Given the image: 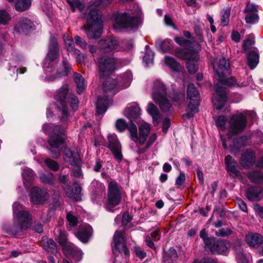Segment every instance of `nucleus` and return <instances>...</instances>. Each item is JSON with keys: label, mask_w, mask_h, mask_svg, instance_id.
Here are the masks:
<instances>
[{"label": "nucleus", "mask_w": 263, "mask_h": 263, "mask_svg": "<svg viewBox=\"0 0 263 263\" xmlns=\"http://www.w3.org/2000/svg\"><path fill=\"white\" fill-rule=\"evenodd\" d=\"M165 64L170 67L172 70L178 71L181 68L180 65L173 58L166 57L165 58Z\"/></svg>", "instance_id": "36"}, {"label": "nucleus", "mask_w": 263, "mask_h": 263, "mask_svg": "<svg viewBox=\"0 0 263 263\" xmlns=\"http://www.w3.org/2000/svg\"><path fill=\"white\" fill-rule=\"evenodd\" d=\"M132 78L133 75L130 71H126L120 76L118 79L120 89H124L129 86L132 81Z\"/></svg>", "instance_id": "29"}, {"label": "nucleus", "mask_w": 263, "mask_h": 263, "mask_svg": "<svg viewBox=\"0 0 263 263\" xmlns=\"http://www.w3.org/2000/svg\"><path fill=\"white\" fill-rule=\"evenodd\" d=\"M114 247L116 250L124 253L125 255L129 254V251L126 245L125 233L124 231L117 230L114 236Z\"/></svg>", "instance_id": "14"}, {"label": "nucleus", "mask_w": 263, "mask_h": 263, "mask_svg": "<svg viewBox=\"0 0 263 263\" xmlns=\"http://www.w3.org/2000/svg\"><path fill=\"white\" fill-rule=\"evenodd\" d=\"M263 195V189L259 187L249 188L247 192V197L250 201L259 200Z\"/></svg>", "instance_id": "28"}, {"label": "nucleus", "mask_w": 263, "mask_h": 263, "mask_svg": "<svg viewBox=\"0 0 263 263\" xmlns=\"http://www.w3.org/2000/svg\"><path fill=\"white\" fill-rule=\"evenodd\" d=\"M226 121L227 120L225 116H219L216 121V126L218 127H219L220 129V130H224L225 129V125L226 123Z\"/></svg>", "instance_id": "46"}, {"label": "nucleus", "mask_w": 263, "mask_h": 263, "mask_svg": "<svg viewBox=\"0 0 263 263\" xmlns=\"http://www.w3.org/2000/svg\"><path fill=\"white\" fill-rule=\"evenodd\" d=\"M76 44L79 45L82 49H86L87 47V44L85 42L82 40V39L79 36H77L74 37Z\"/></svg>", "instance_id": "57"}, {"label": "nucleus", "mask_w": 263, "mask_h": 263, "mask_svg": "<svg viewBox=\"0 0 263 263\" xmlns=\"http://www.w3.org/2000/svg\"><path fill=\"white\" fill-rule=\"evenodd\" d=\"M67 2L70 7L71 11L74 12L76 9L82 10L84 9V5L79 0H67Z\"/></svg>", "instance_id": "39"}, {"label": "nucleus", "mask_w": 263, "mask_h": 263, "mask_svg": "<svg viewBox=\"0 0 263 263\" xmlns=\"http://www.w3.org/2000/svg\"><path fill=\"white\" fill-rule=\"evenodd\" d=\"M112 103V100L107 98L106 97L99 98L96 104V114L97 115H102L104 113L109 104Z\"/></svg>", "instance_id": "25"}, {"label": "nucleus", "mask_w": 263, "mask_h": 263, "mask_svg": "<svg viewBox=\"0 0 263 263\" xmlns=\"http://www.w3.org/2000/svg\"><path fill=\"white\" fill-rule=\"evenodd\" d=\"M254 209L257 214L263 219V208L256 203L254 205Z\"/></svg>", "instance_id": "61"}, {"label": "nucleus", "mask_w": 263, "mask_h": 263, "mask_svg": "<svg viewBox=\"0 0 263 263\" xmlns=\"http://www.w3.org/2000/svg\"><path fill=\"white\" fill-rule=\"evenodd\" d=\"M41 180L42 182L48 184H52L53 182V175L52 174H50L48 176L43 175L40 177Z\"/></svg>", "instance_id": "52"}, {"label": "nucleus", "mask_w": 263, "mask_h": 263, "mask_svg": "<svg viewBox=\"0 0 263 263\" xmlns=\"http://www.w3.org/2000/svg\"><path fill=\"white\" fill-rule=\"evenodd\" d=\"M120 66L119 60L107 57H102L98 61V68L100 77H104Z\"/></svg>", "instance_id": "12"}, {"label": "nucleus", "mask_w": 263, "mask_h": 263, "mask_svg": "<svg viewBox=\"0 0 263 263\" xmlns=\"http://www.w3.org/2000/svg\"><path fill=\"white\" fill-rule=\"evenodd\" d=\"M92 233L91 227L88 225L81 227L75 235L81 241L86 243L88 241Z\"/></svg>", "instance_id": "22"}, {"label": "nucleus", "mask_w": 263, "mask_h": 263, "mask_svg": "<svg viewBox=\"0 0 263 263\" xmlns=\"http://www.w3.org/2000/svg\"><path fill=\"white\" fill-rule=\"evenodd\" d=\"M157 139V136L155 134H152L147 142L146 146L147 148H148L151 145H152L156 141Z\"/></svg>", "instance_id": "62"}, {"label": "nucleus", "mask_w": 263, "mask_h": 263, "mask_svg": "<svg viewBox=\"0 0 263 263\" xmlns=\"http://www.w3.org/2000/svg\"><path fill=\"white\" fill-rule=\"evenodd\" d=\"M64 190L68 197L78 200L79 195L81 193V187L79 185H76L74 190L71 186H67L64 189Z\"/></svg>", "instance_id": "31"}, {"label": "nucleus", "mask_w": 263, "mask_h": 263, "mask_svg": "<svg viewBox=\"0 0 263 263\" xmlns=\"http://www.w3.org/2000/svg\"><path fill=\"white\" fill-rule=\"evenodd\" d=\"M185 180V175L183 173H181L180 175L176 180V184L178 186V187L181 186L183 183L184 182Z\"/></svg>", "instance_id": "58"}, {"label": "nucleus", "mask_w": 263, "mask_h": 263, "mask_svg": "<svg viewBox=\"0 0 263 263\" xmlns=\"http://www.w3.org/2000/svg\"><path fill=\"white\" fill-rule=\"evenodd\" d=\"M245 239L247 244L253 248H258L263 242V237L258 233H249Z\"/></svg>", "instance_id": "24"}, {"label": "nucleus", "mask_w": 263, "mask_h": 263, "mask_svg": "<svg viewBox=\"0 0 263 263\" xmlns=\"http://www.w3.org/2000/svg\"><path fill=\"white\" fill-rule=\"evenodd\" d=\"M58 51L57 41L55 37H52L50 40L49 52L44 65L45 69H47L49 68L50 65L52 66L51 63L59 57Z\"/></svg>", "instance_id": "15"}, {"label": "nucleus", "mask_w": 263, "mask_h": 263, "mask_svg": "<svg viewBox=\"0 0 263 263\" xmlns=\"http://www.w3.org/2000/svg\"><path fill=\"white\" fill-rule=\"evenodd\" d=\"M254 43V41L253 39H246L243 42V49L246 51L248 50L250 46L252 45Z\"/></svg>", "instance_id": "59"}, {"label": "nucleus", "mask_w": 263, "mask_h": 263, "mask_svg": "<svg viewBox=\"0 0 263 263\" xmlns=\"http://www.w3.org/2000/svg\"><path fill=\"white\" fill-rule=\"evenodd\" d=\"M255 157V155L252 152L247 151L241 156L240 164L244 167H249L254 163Z\"/></svg>", "instance_id": "27"}, {"label": "nucleus", "mask_w": 263, "mask_h": 263, "mask_svg": "<svg viewBox=\"0 0 263 263\" xmlns=\"http://www.w3.org/2000/svg\"><path fill=\"white\" fill-rule=\"evenodd\" d=\"M116 127L120 132H124L127 129L130 133L132 139L136 143L143 144L150 131L149 125L145 122L142 123L139 127V133L137 134L136 125L131 122L127 125L126 122L123 119H118L116 122Z\"/></svg>", "instance_id": "2"}, {"label": "nucleus", "mask_w": 263, "mask_h": 263, "mask_svg": "<svg viewBox=\"0 0 263 263\" xmlns=\"http://www.w3.org/2000/svg\"><path fill=\"white\" fill-rule=\"evenodd\" d=\"M213 68L217 75L218 83L215 86V92L212 97L213 106L217 109H221L225 105L227 96L225 87L222 85H234L232 79H226L225 74L229 71V64L224 58L215 60Z\"/></svg>", "instance_id": "1"}, {"label": "nucleus", "mask_w": 263, "mask_h": 263, "mask_svg": "<svg viewBox=\"0 0 263 263\" xmlns=\"http://www.w3.org/2000/svg\"><path fill=\"white\" fill-rule=\"evenodd\" d=\"M245 145L244 139L242 137L236 138L233 141V145L229 144V146L232 152H234L235 150L238 149L241 147Z\"/></svg>", "instance_id": "37"}, {"label": "nucleus", "mask_w": 263, "mask_h": 263, "mask_svg": "<svg viewBox=\"0 0 263 263\" xmlns=\"http://www.w3.org/2000/svg\"><path fill=\"white\" fill-rule=\"evenodd\" d=\"M74 79L77 85V92L79 94H81L85 88V84L83 78L79 73L74 74Z\"/></svg>", "instance_id": "33"}, {"label": "nucleus", "mask_w": 263, "mask_h": 263, "mask_svg": "<svg viewBox=\"0 0 263 263\" xmlns=\"http://www.w3.org/2000/svg\"><path fill=\"white\" fill-rule=\"evenodd\" d=\"M14 29L18 33L26 34L33 29V23L30 20L23 18L15 25Z\"/></svg>", "instance_id": "20"}, {"label": "nucleus", "mask_w": 263, "mask_h": 263, "mask_svg": "<svg viewBox=\"0 0 263 263\" xmlns=\"http://www.w3.org/2000/svg\"><path fill=\"white\" fill-rule=\"evenodd\" d=\"M228 141L230 140V134H236L241 132L246 126L247 121L245 113L237 112L233 115L230 120Z\"/></svg>", "instance_id": "11"}, {"label": "nucleus", "mask_w": 263, "mask_h": 263, "mask_svg": "<svg viewBox=\"0 0 263 263\" xmlns=\"http://www.w3.org/2000/svg\"><path fill=\"white\" fill-rule=\"evenodd\" d=\"M137 18L127 13H120L117 15L114 25V28L118 31L121 29L130 28L137 24Z\"/></svg>", "instance_id": "13"}, {"label": "nucleus", "mask_w": 263, "mask_h": 263, "mask_svg": "<svg viewBox=\"0 0 263 263\" xmlns=\"http://www.w3.org/2000/svg\"><path fill=\"white\" fill-rule=\"evenodd\" d=\"M30 197L31 201L35 204H43L48 198L47 191L38 187H34L31 189Z\"/></svg>", "instance_id": "16"}, {"label": "nucleus", "mask_w": 263, "mask_h": 263, "mask_svg": "<svg viewBox=\"0 0 263 263\" xmlns=\"http://www.w3.org/2000/svg\"><path fill=\"white\" fill-rule=\"evenodd\" d=\"M121 189L115 181L109 182L107 195V206L112 209L120 204L121 201Z\"/></svg>", "instance_id": "8"}, {"label": "nucleus", "mask_w": 263, "mask_h": 263, "mask_svg": "<svg viewBox=\"0 0 263 263\" xmlns=\"http://www.w3.org/2000/svg\"><path fill=\"white\" fill-rule=\"evenodd\" d=\"M64 160L71 165L80 164V159L77 153L71 152L68 148L65 147L64 150Z\"/></svg>", "instance_id": "23"}, {"label": "nucleus", "mask_w": 263, "mask_h": 263, "mask_svg": "<svg viewBox=\"0 0 263 263\" xmlns=\"http://www.w3.org/2000/svg\"><path fill=\"white\" fill-rule=\"evenodd\" d=\"M248 177L253 182H263V172L253 171L249 174Z\"/></svg>", "instance_id": "34"}, {"label": "nucleus", "mask_w": 263, "mask_h": 263, "mask_svg": "<svg viewBox=\"0 0 263 263\" xmlns=\"http://www.w3.org/2000/svg\"><path fill=\"white\" fill-rule=\"evenodd\" d=\"M176 55L180 59L187 60L186 67L190 73H193L197 70L198 68L197 62L199 60V56L196 52L185 49L177 51Z\"/></svg>", "instance_id": "9"}, {"label": "nucleus", "mask_w": 263, "mask_h": 263, "mask_svg": "<svg viewBox=\"0 0 263 263\" xmlns=\"http://www.w3.org/2000/svg\"><path fill=\"white\" fill-rule=\"evenodd\" d=\"M59 233L58 237V242L63 247L64 253L67 255H72V252L74 249V246L73 245L67 241V235L65 232L60 230L59 231Z\"/></svg>", "instance_id": "19"}, {"label": "nucleus", "mask_w": 263, "mask_h": 263, "mask_svg": "<svg viewBox=\"0 0 263 263\" xmlns=\"http://www.w3.org/2000/svg\"><path fill=\"white\" fill-rule=\"evenodd\" d=\"M177 253L176 250L174 248H170L167 252L165 253L163 256V259L165 261L173 260L177 258Z\"/></svg>", "instance_id": "40"}, {"label": "nucleus", "mask_w": 263, "mask_h": 263, "mask_svg": "<svg viewBox=\"0 0 263 263\" xmlns=\"http://www.w3.org/2000/svg\"><path fill=\"white\" fill-rule=\"evenodd\" d=\"M103 89L105 92H109L113 96L121 90L118 81L111 78H107L103 83Z\"/></svg>", "instance_id": "18"}, {"label": "nucleus", "mask_w": 263, "mask_h": 263, "mask_svg": "<svg viewBox=\"0 0 263 263\" xmlns=\"http://www.w3.org/2000/svg\"><path fill=\"white\" fill-rule=\"evenodd\" d=\"M230 17V10H223L222 12L221 18V25L222 26H226L228 25L229 22Z\"/></svg>", "instance_id": "42"}, {"label": "nucleus", "mask_w": 263, "mask_h": 263, "mask_svg": "<svg viewBox=\"0 0 263 263\" xmlns=\"http://www.w3.org/2000/svg\"><path fill=\"white\" fill-rule=\"evenodd\" d=\"M161 48L163 52H167L173 49V46L169 40H165L162 42Z\"/></svg>", "instance_id": "48"}, {"label": "nucleus", "mask_w": 263, "mask_h": 263, "mask_svg": "<svg viewBox=\"0 0 263 263\" xmlns=\"http://www.w3.org/2000/svg\"><path fill=\"white\" fill-rule=\"evenodd\" d=\"M11 20L9 13L5 10H0V24L5 25Z\"/></svg>", "instance_id": "43"}, {"label": "nucleus", "mask_w": 263, "mask_h": 263, "mask_svg": "<svg viewBox=\"0 0 263 263\" xmlns=\"http://www.w3.org/2000/svg\"><path fill=\"white\" fill-rule=\"evenodd\" d=\"M227 170L233 176H239L240 175V172L236 167V163L227 167Z\"/></svg>", "instance_id": "49"}, {"label": "nucleus", "mask_w": 263, "mask_h": 263, "mask_svg": "<svg viewBox=\"0 0 263 263\" xmlns=\"http://www.w3.org/2000/svg\"><path fill=\"white\" fill-rule=\"evenodd\" d=\"M63 66L64 68V70L62 73H58L57 77H60L62 76H67L68 72L70 71L71 68L69 66L68 63L67 62L66 60H63L62 62Z\"/></svg>", "instance_id": "50"}, {"label": "nucleus", "mask_w": 263, "mask_h": 263, "mask_svg": "<svg viewBox=\"0 0 263 263\" xmlns=\"http://www.w3.org/2000/svg\"><path fill=\"white\" fill-rule=\"evenodd\" d=\"M147 111L153 118L154 125H157L159 122L160 114L157 107L153 103L148 104Z\"/></svg>", "instance_id": "30"}, {"label": "nucleus", "mask_w": 263, "mask_h": 263, "mask_svg": "<svg viewBox=\"0 0 263 263\" xmlns=\"http://www.w3.org/2000/svg\"><path fill=\"white\" fill-rule=\"evenodd\" d=\"M140 114V108L136 103L129 104L124 110L125 116L130 120L131 122L138 118Z\"/></svg>", "instance_id": "21"}, {"label": "nucleus", "mask_w": 263, "mask_h": 263, "mask_svg": "<svg viewBox=\"0 0 263 263\" xmlns=\"http://www.w3.org/2000/svg\"><path fill=\"white\" fill-rule=\"evenodd\" d=\"M187 98L190 102L184 116L189 118L198 111L199 105V93L193 84H190L187 86Z\"/></svg>", "instance_id": "7"}, {"label": "nucleus", "mask_w": 263, "mask_h": 263, "mask_svg": "<svg viewBox=\"0 0 263 263\" xmlns=\"http://www.w3.org/2000/svg\"><path fill=\"white\" fill-rule=\"evenodd\" d=\"M170 125V119L166 118L163 121L162 130L164 133H166Z\"/></svg>", "instance_id": "63"}, {"label": "nucleus", "mask_w": 263, "mask_h": 263, "mask_svg": "<svg viewBox=\"0 0 263 263\" xmlns=\"http://www.w3.org/2000/svg\"><path fill=\"white\" fill-rule=\"evenodd\" d=\"M22 205L18 202L13 204L15 223L12 229L17 232L29 228L32 223V217L28 211L22 210Z\"/></svg>", "instance_id": "6"}, {"label": "nucleus", "mask_w": 263, "mask_h": 263, "mask_svg": "<svg viewBox=\"0 0 263 263\" xmlns=\"http://www.w3.org/2000/svg\"><path fill=\"white\" fill-rule=\"evenodd\" d=\"M259 62V55L255 51H251L248 55V64L251 69H254Z\"/></svg>", "instance_id": "32"}, {"label": "nucleus", "mask_w": 263, "mask_h": 263, "mask_svg": "<svg viewBox=\"0 0 263 263\" xmlns=\"http://www.w3.org/2000/svg\"><path fill=\"white\" fill-rule=\"evenodd\" d=\"M45 163L48 168L53 171H57L59 168L58 163L54 160L50 159H46L45 160Z\"/></svg>", "instance_id": "45"}, {"label": "nucleus", "mask_w": 263, "mask_h": 263, "mask_svg": "<svg viewBox=\"0 0 263 263\" xmlns=\"http://www.w3.org/2000/svg\"><path fill=\"white\" fill-rule=\"evenodd\" d=\"M193 263H216V262L211 258H207L203 259L201 261L198 260H194Z\"/></svg>", "instance_id": "64"}, {"label": "nucleus", "mask_w": 263, "mask_h": 263, "mask_svg": "<svg viewBox=\"0 0 263 263\" xmlns=\"http://www.w3.org/2000/svg\"><path fill=\"white\" fill-rule=\"evenodd\" d=\"M231 231L229 229H221L218 231H215V234L216 235L218 236H227L231 234Z\"/></svg>", "instance_id": "55"}, {"label": "nucleus", "mask_w": 263, "mask_h": 263, "mask_svg": "<svg viewBox=\"0 0 263 263\" xmlns=\"http://www.w3.org/2000/svg\"><path fill=\"white\" fill-rule=\"evenodd\" d=\"M258 19V15L256 13L248 14L246 17V20L248 23H254Z\"/></svg>", "instance_id": "54"}, {"label": "nucleus", "mask_w": 263, "mask_h": 263, "mask_svg": "<svg viewBox=\"0 0 263 263\" xmlns=\"http://www.w3.org/2000/svg\"><path fill=\"white\" fill-rule=\"evenodd\" d=\"M31 0H18L15 5V9L18 11H23L29 8Z\"/></svg>", "instance_id": "35"}, {"label": "nucleus", "mask_w": 263, "mask_h": 263, "mask_svg": "<svg viewBox=\"0 0 263 263\" xmlns=\"http://www.w3.org/2000/svg\"><path fill=\"white\" fill-rule=\"evenodd\" d=\"M63 40L67 50L70 52L75 51L73 41L72 37H70L68 35L64 34L63 35Z\"/></svg>", "instance_id": "38"}, {"label": "nucleus", "mask_w": 263, "mask_h": 263, "mask_svg": "<svg viewBox=\"0 0 263 263\" xmlns=\"http://www.w3.org/2000/svg\"><path fill=\"white\" fill-rule=\"evenodd\" d=\"M135 252L137 257L140 258H144L146 256V253L139 247H135Z\"/></svg>", "instance_id": "56"}, {"label": "nucleus", "mask_w": 263, "mask_h": 263, "mask_svg": "<svg viewBox=\"0 0 263 263\" xmlns=\"http://www.w3.org/2000/svg\"><path fill=\"white\" fill-rule=\"evenodd\" d=\"M68 88L67 84L64 85L57 91L54 96V99L58 102V108L62 111V119L66 121L68 116V112L66 108L67 103H69L73 109H76L79 103L78 99L72 94H69Z\"/></svg>", "instance_id": "4"}, {"label": "nucleus", "mask_w": 263, "mask_h": 263, "mask_svg": "<svg viewBox=\"0 0 263 263\" xmlns=\"http://www.w3.org/2000/svg\"><path fill=\"white\" fill-rule=\"evenodd\" d=\"M108 147L112 152L121 149V145L116 138H109Z\"/></svg>", "instance_id": "41"}, {"label": "nucleus", "mask_w": 263, "mask_h": 263, "mask_svg": "<svg viewBox=\"0 0 263 263\" xmlns=\"http://www.w3.org/2000/svg\"><path fill=\"white\" fill-rule=\"evenodd\" d=\"M174 40L178 44L184 47L189 46L191 44L190 41L184 39L182 37H175Z\"/></svg>", "instance_id": "51"}, {"label": "nucleus", "mask_w": 263, "mask_h": 263, "mask_svg": "<svg viewBox=\"0 0 263 263\" xmlns=\"http://www.w3.org/2000/svg\"><path fill=\"white\" fill-rule=\"evenodd\" d=\"M67 219L69 223V227H73L76 226L78 222V218L70 213L67 215Z\"/></svg>", "instance_id": "47"}, {"label": "nucleus", "mask_w": 263, "mask_h": 263, "mask_svg": "<svg viewBox=\"0 0 263 263\" xmlns=\"http://www.w3.org/2000/svg\"><path fill=\"white\" fill-rule=\"evenodd\" d=\"M44 247L47 252L52 253H54L57 250L56 245L52 239L48 240L47 242V245H44Z\"/></svg>", "instance_id": "44"}, {"label": "nucleus", "mask_w": 263, "mask_h": 263, "mask_svg": "<svg viewBox=\"0 0 263 263\" xmlns=\"http://www.w3.org/2000/svg\"><path fill=\"white\" fill-rule=\"evenodd\" d=\"M86 24L84 26L86 34L90 39H97L101 36L103 29L101 15L98 9L90 8L86 15Z\"/></svg>", "instance_id": "3"}, {"label": "nucleus", "mask_w": 263, "mask_h": 263, "mask_svg": "<svg viewBox=\"0 0 263 263\" xmlns=\"http://www.w3.org/2000/svg\"><path fill=\"white\" fill-rule=\"evenodd\" d=\"M111 3V0H95L93 4L94 6H98L100 8L104 7Z\"/></svg>", "instance_id": "53"}, {"label": "nucleus", "mask_w": 263, "mask_h": 263, "mask_svg": "<svg viewBox=\"0 0 263 263\" xmlns=\"http://www.w3.org/2000/svg\"><path fill=\"white\" fill-rule=\"evenodd\" d=\"M53 132L56 137L53 135L49 138L48 142L51 148V156L53 158L57 159L60 155V146L63 143L64 138L62 136L65 133V128L56 126L53 129Z\"/></svg>", "instance_id": "10"}, {"label": "nucleus", "mask_w": 263, "mask_h": 263, "mask_svg": "<svg viewBox=\"0 0 263 263\" xmlns=\"http://www.w3.org/2000/svg\"><path fill=\"white\" fill-rule=\"evenodd\" d=\"M99 45L102 52L104 53H110L114 51L120 50L118 41L113 37H108L105 40H100Z\"/></svg>", "instance_id": "17"}, {"label": "nucleus", "mask_w": 263, "mask_h": 263, "mask_svg": "<svg viewBox=\"0 0 263 263\" xmlns=\"http://www.w3.org/2000/svg\"><path fill=\"white\" fill-rule=\"evenodd\" d=\"M166 87L162 82L158 80L154 81L152 92V99L164 112L170 111L172 107V104L166 97Z\"/></svg>", "instance_id": "5"}, {"label": "nucleus", "mask_w": 263, "mask_h": 263, "mask_svg": "<svg viewBox=\"0 0 263 263\" xmlns=\"http://www.w3.org/2000/svg\"><path fill=\"white\" fill-rule=\"evenodd\" d=\"M229 247L228 241L224 240H217L211 247V251L215 254H220L227 251Z\"/></svg>", "instance_id": "26"}, {"label": "nucleus", "mask_w": 263, "mask_h": 263, "mask_svg": "<svg viewBox=\"0 0 263 263\" xmlns=\"http://www.w3.org/2000/svg\"><path fill=\"white\" fill-rule=\"evenodd\" d=\"M237 203L238 206L241 210L242 211L247 213L248 209L246 203L241 199H239L237 200Z\"/></svg>", "instance_id": "60"}]
</instances>
